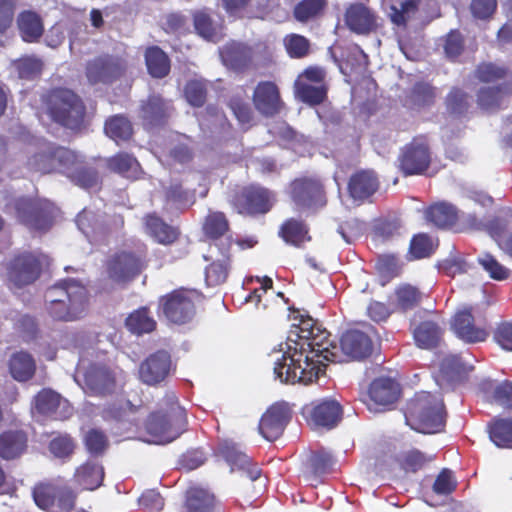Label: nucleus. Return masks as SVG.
I'll list each match as a JSON object with an SVG mask.
<instances>
[{"label":"nucleus","instance_id":"39","mask_svg":"<svg viewBox=\"0 0 512 512\" xmlns=\"http://www.w3.org/2000/svg\"><path fill=\"white\" fill-rule=\"evenodd\" d=\"M26 436L19 431H10L0 436V457L13 459L19 456L26 447Z\"/></svg>","mask_w":512,"mask_h":512},{"label":"nucleus","instance_id":"61","mask_svg":"<svg viewBox=\"0 0 512 512\" xmlns=\"http://www.w3.org/2000/svg\"><path fill=\"white\" fill-rule=\"evenodd\" d=\"M506 74V70L492 63H485L478 67L477 77L485 83H494L502 79Z\"/></svg>","mask_w":512,"mask_h":512},{"label":"nucleus","instance_id":"43","mask_svg":"<svg viewBox=\"0 0 512 512\" xmlns=\"http://www.w3.org/2000/svg\"><path fill=\"white\" fill-rule=\"evenodd\" d=\"M108 166L111 170L131 179L138 178L141 172L138 161L126 153H120L111 157L108 160Z\"/></svg>","mask_w":512,"mask_h":512},{"label":"nucleus","instance_id":"7","mask_svg":"<svg viewBox=\"0 0 512 512\" xmlns=\"http://www.w3.org/2000/svg\"><path fill=\"white\" fill-rule=\"evenodd\" d=\"M47 111L55 122L70 129L79 127L84 116L82 102L68 89H57L49 94Z\"/></svg>","mask_w":512,"mask_h":512},{"label":"nucleus","instance_id":"46","mask_svg":"<svg viewBox=\"0 0 512 512\" xmlns=\"http://www.w3.org/2000/svg\"><path fill=\"white\" fill-rule=\"evenodd\" d=\"M426 218L438 227H448L455 223L457 212L453 205L439 203L426 211Z\"/></svg>","mask_w":512,"mask_h":512},{"label":"nucleus","instance_id":"5","mask_svg":"<svg viewBox=\"0 0 512 512\" xmlns=\"http://www.w3.org/2000/svg\"><path fill=\"white\" fill-rule=\"evenodd\" d=\"M122 378L119 368L110 369L101 363H90L80 358L74 375L75 382L90 395H104L114 390Z\"/></svg>","mask_w":512,"mask_h":512},{"label":"nucleus","instance_id":"21","mask_svg":"<svg viewBox=\"0 0 512 512\" xmlns=\"http://www.w3.org/2000/svg\"><path fill=\"white\" fill-rule=\"evenodd\" d=\"M220 453L231 467V471H243L251 481L260 478L261 470L256 465H252L250 458L234 443L225 442L220 448Z\"/></svg>","mask_w":512,"mask_h":512},{"label":"nucleus","instance_id":"12","mask_svg":"<svg viewBox=\"0 0 512 512\" xmlns=\"http://www.w3.org/2000/svg\"><path fill=\"white\" fill-rule=\"evenodd\" d=\"M195 297L194 292L181 290L162 298L161 305L164 315L175 324H184L190 321L195 314Z\"/></svg>","mask_w":512,"mask_h":512},{"label":"nucleus","instance_id":"30","mask_svg":"<svg viewBox=\"0 0 512 512\" xmlns=\"http://www.w3.org/2000/svg\"><path fill=\"white\" fill-rule=\"evenodd\" d=\"M104 478V469L96 461H87L79 466L74 474L75 482L83 489L94 490L98 488Z\"/></svg>","mask_w":512,"mask_h":512},{"label":"nucleus","instance_id":"58","mask_svg":"<svg viewBox=\"0 0 512 512\" xmlns=\"http://www.w3.org/2000/svg\"><path fill=\"white\" fill-rule=\"evenodd\" d=\"M434 250V242L426 234L413 237L410 243V253L415 259L429 256Z\"/></svg>","mask_w":512,"mask_h":512},{"label":"nucleus","instance_id":"4","mask_svg":"<svg viewBox=\"0 0 512 512\" xmlns=\"http://www.w3.org/2000/svg\"><path fill=\"white\" fill-rule=\"evenodd\" d=\"M445 416L442 398L422 391L409 402L405 419L412 429L424 434H433L442 431Z\"/></svg>","mask_w":512,"mask_h":512},{"label":"nucleus","instance_id":"60","mask_svg":"<svg viewBox=\"0 0 512 512\" xmlns=\"http://www.w3.org/2000/svg\"><path fill=\"white\" fill-rule=\"evenodd\" d=\"M468 97L459 89H454L447 97V109L450 114L459 116L467 111Z\"/></svg>","mask_w":512,"mask_h":512},{"label":"nucleus","instance_id":"37","mask_svg":"<svg viewBox=\"0 0 512 512\" xmlns=\"http://www.w3.org/2000/svg\"><path fill=\"white\" fill-rule=\"evenodd\" d=\"M145 229L152 238L161 244L172 243L178 235L175 228L167 225L154 214L148 215L145 218Z\"/></svg>","mask_w":512,"mask_h":512},{"label":"nucleus","instance_id":"38","mask_svg":"<svg viewBox=\"0 0 512 512\" xmlns=\"http://www.w3.org/2000/svg\"><path fill=\"white\" fill-rule=\"evenodd\" d=\"M9 368L10 373L15 380L24 382L34 375L36 365L30 354L18 352L12 355Z\"/></svg>","mask_w":512,"mask_h":512},{"label":"nucleus","instance_id":"42","mask_svg":"<svg viewBox=\"0 0 512 512\" xmlns=\"http://www.w3.org/2000/svg\"><path fill=\"white\" fill-rule=\"evenodd\" d=\"M214 505V496L200 487H193L187 491L186 506L189 512H211Z\"/></svg>","mask_w":512,"mask_h":512},{"label":"nucleus","instance_id":"8","mask_svg":"<svg viewBox=\"0 0 512 512\" xmlns=\"http://www.w3.org/2000/svg\"><path fill=\"white\" fill-rule=\"evenodd\" d=\"M15 210L17 218L35 230H46L53 222L56 216L57 209L52 203L44 201L43 203L35 204L27 198L18 199L15 203Z\"/></svg>","mask_w":512,"mask_h":512},{"label":"nucleus","instance_id":"35","mask_svg":"<svg viewBox=\"0 0 512 512\" xmlns=\"http://www.w3.org/2000/svg\"><path fill=\"white\" fill-rule=\"evenodd\" d=\"M421 298L422 294L416 287L404 284L395 289L390 303L395 311L405 312L416 307Z\"/></svg>","mask_w":512,"mask_h":512},{"label":"nucleus","instance_id":"50","mask_svg":"<svg viewBox=\"0 0 512 512\" xmlns=\"http://www.w3.org/2000/svg\"><path fill=\"white\" fill-rule=\"evenodd\" d=\"M127 328L135 334L149 333L155 329L156 322L148 314L147 309L142 308L131 313L126 319Z\"/></svg>","mask_w":512,"mask_h":512},{"label":"nucleus","instance_id":"1","mask_svg":"<svg viewBox=\"0 0 512 512\" xmlns=\"http://www.w3.org/2000/svg\"><path fill=\"white\" fill-rule=\"evenodd\" d=\"M330 334L316 326L312 318L301 320L290 332L288 341L270 354L275 378L282 383H312L326 367L317 347L327 346Z\"/></svg>","mask_w":512,"mask_h":512},{"label":"nucleus","instance_id":"28","mask_svg":"<svg viewBox=\"0 0 512 512\" xmlns=\"http://www.w3.org/2000/svg\"><path fill=\"white\" fill-rule=\"evenodd\" d=\"M511 89L507 84L496 87H485L478 93L479 106L487 111L502 108L509 103Z\"/></svg>","mask_w":512,"mask_h":512},{"label":"nucleus","instance_id":"32","mask_svg":"<svg viewBox=\"0 0 512 512\" xmlns=\"http://www.w3.org/2000/svg\"><path fill=\"white\" fill-rule=\"evenodd\" d=\"M348 188L352 198L363 200L377 190L378 180L372 171H361L351 177Z\"/></svg>","mask_w":512,"mask_h":512},{"label":"nucleus","instance_id":"29","mask_svg":"<svg viewBox=\"0 0 512 512\" xmlns=\"http://www.w3.org/2000/svg\"><path fill=\"white\" fill-rule=\"evenodd\" d=\"M348 27L356 33H367L375 25V18L371 11L362 4L351 5L345 15Z\"/></svg>","mask_w":512,"mask_h":512},{"label":"nucleus","instance_id":"2","mask_svg":"<svg viewBox=\"0 0 512 512\" xmlns=\"http://www.w3.org/2000/svg\"><path fill=\"white\" fill-rule=\"evenodd\" d=\"M45 299L48 313L56 320L74 321L87 310V290L75 279L54 285L46 292Z\"/></svg>","mask_w":512,"mask_h":512},{"label":"nucleus","instance_id":"52","mask_svg":"<svg viewBox=\"0 0 512 512\" xmlns=\"http://www.w3.org/2000/svg\"><path fill=\"white\" fill-rule=\"evenodd\" d=\"M483 390L488 393L492 392V399L499 405L512 409V383L503 382L494 385L492 381H485L482 384Z\"/></svg>","mask_w":512,"mask_h":512},{"label":"nucleus","instance_id":"9","mask_svg":"<svg viewBox=\"0 0 512 512\" xmlns=\"http://www.w3.org/2000/svg\"><path fill=\"white\" fill-rule=\"evenodd\" d=\"M204 259L209 262L205 268L206 284L219 286L225 283L231 268L229 243H211Z\"/></svg>","mask_w":512,"mask_h":512},{"label":"nucleus","instance_id":"41","mask_svg":"<svg viewBox=\"0 0 512 512\" xmlns=\"http://www.w3.org/2000/svg\"><path fill=\"white\" fill-rule=\"evenodd\" d=\"M440 336V328L432 321H424L413 329L415 343L422 349L433 348L440 340Z\"/></svg>","mask_w":512,"mask_h":512},{"label":"nucleus","instance_id":"56","mask_svg":"<svg viewBox=\"0 0 512 512\" xmlns=\"http://www.w3.org/2000/svg\"><path fill=\"white\" fill-rule=\"evenodd\" d=\"M226 124V117L215 107L209 106L204 115L199 118V126L205 131L223 129Z\"/></svg>","mask_w":512,"mask_h":512},{"label":"nucleus","instance_id":"15","mask_svg":"<svg viewBox=\"0 0 512 512\" xmlns=\"http://www.w3.org/2000/svg\"><path fill=\"white\" fill-rule=\"evenodd\" d=\"M290 417V409L286 403L271 405L260 419V434L268 441L276 440L282 435Z\"/></svg>","mask_w":512,"mask_h":512},{"label":"nucleus","instance_id":"57","mask_svg":"<svg viewBox=\"0 0 512 512\" xmlns=\"http://www.w3.org/2000/svg\"><path fill=\"white\" fill-rule=\"evenodd\" d=\"M478 262L489 273L490 277L495 280H504L509 275L508 269L490 254H483L478 258Z\"/></svg>","mask_w":512,"mask_h":512},{"label":"nucleus","instance_id":"45","mask_svg":"<svg viewBox=\"0 0 512 512\" xmlns=\"http://www.w3.org/2000/svg\"><path fill=\"white\" fill-rule=\"evenodd\" d=\"M491 441L501 448H512V420L496 419L489 425Z\"/></svg>","mask_w":512,"mask_h":512},{"label":"nucleus","instance_id":"31","mask_svg":"<svg viewBox=\"0 0 512 512\" xmlns=\"http://www.w3.org/2000/svg\"><path fill=\"white\" fill-rule=\"evenodd\" d=\"M45 144L51 143L39 141L35 147L29 149V157L27 160L28 169L42 174L56 172V162L53 153L42 150Z\"/></svg>","mask_w":512,"mask_h":512},{"label":"nucleus","instance_id":"26","mask_svg":"<svg viewBox=\"0 0 512 512\" xmlns=\"http://www.w3.org/2000/svg\"><path fill=\"white\" fill-rule=\"evenodd\" d=\"M100 218V215L88 208L83 209L77 216L76 223L78 228L91 243L100 240L107 230L103 220Z\"/></svg>","mask_w":512,"mask_h":512},{"label":"nucleus","instance_id":"14","mask_svg":"<svg viewBox=\"0 0 512 512\" xmlns=\"http://www.w3.org/2000/svg\"><path fill=\"white\" fill-rule=\"evenodd\" d=\"M291 197L298 209H314L326 203L321 183L313 179L295 180L291 186Z\"/></svg>","mask_w":512,"mask_h":512},{"label":"nucleus","instance_id":"22","mask_svg":"<svg viewBox=\"0 0 512 512\" xmlns=\"http://www.w3.org/2000/svg\"><path fill=\"white\" fill-rule=\"evenodd\" d=\"M255 107L264 115L277 113L281 106L279 91L272 82L259 83L253 96Z\"/></svg>","mask_w":512,"mask_h":512},{"label":"nucleus","instance_id":"6","mask_svg":"<svg viewBox=\"0 0 512 512\" xmlns=\"http://www.w3.org/2000/svg\"><path fill=\"white\" fill-rule=\"evenodd\" d=\"M327 346L316 348L322 352V363L334 362L340 363L347 359H362L370 355L372 343L370 338L359 330H349L345 332L339 345L333 341H327Z\"/></svg>","mask_w":512,"mask_h":512},{"label":"nucleus","instance_id":"33","mask_svg":"<svg viewBox=\"0 0 512 512\" xmlns=\"http://www.w3.org/2000/svg\"><path fill=\"white\" fill-rule=\"evenodd\" d=\"M369 395L376 404L389 405L397 400L399 385L390 378H378L372 382Z\"/></svg>","mask_w":512,"mask_h":512},{"label":"nucleus","instance_id":"16","mask_svg":"<svg viewBox=\"0 0 512 512\" xmlns=\"http://www.w3.org/2000/svg\"><path fill=\"white\" fill-rule=\"evenodd\" d=\"M141 260L132 253L121 252L112 256L106 265L109 279L116 284H123L134 278L141 270Z\"/></svg>","mask_w":512,"mask_h":512},{"label":"nucleus","instance_id":"40","mask_svg":"<svg viewBox=\"0 0 512 512\" xmlns=\"http://www.w3.org/2000/svg\"><path fill=\"white\" fill-rule=\"evenodd\" d=\"M18 27L26 42L37 40L43 33V24L39 15L33 11H24L18 17Z\"/></svg>","mask_w":512,"mask_h":512},{"label":"nucleus","instance_id":"64","mask_svg":"<svg viewBox=\"0 0 512 512\" xmlns=\"http://www.w3.org/2000/svg\"><path fill=\"white\" fill-rule=\"evenodd\" d=\"M496 343L504 350L512 351V322H502L494 332Z\"/></svg>","mask_w":512,"mask_h":512},{"label":"nucleus","instance_id":"34","mask_svg":"<svg viewBox=\"0 0 512 512\" xmlns=\"http://www.w3.org/2000/svg\"><path fill=\"white\" fill-rule=\"evenodd\" d=\"M220 56L227 68L240 70L250 61L251 51L241 43L231 42L220 50Z\"/></svg>","mask_w":512,"mask_h":512},{"label":"nucleus","instance_id":"55","mask_svg":"<svg viewBox=\"0 0 512 512\" xmlns=\"http://www.w3.org/2000/svg\"><path fill=\"white\" fill-rule=\"evenodd\" d=\"M206 84L203 80H190L184 89V95L188 103L192 106H202L206 99Z\"/></svg>","mask_w":512,"mask_h":512},{"label":"nucleus","instance_id":"62","mask_svg":"<svg viewBox=\"0 0 512 512\" xmlns=\"http://www.w3.org/2000/svg\"><path fill=\"white\" fill-rule=\"evenodd\" d=\"M50 452L57 458L69 457L74 450V443L72 439L67 436L55 437L49 446Z\"/></svg>","mask_w":512,"mask_h":512},{"label":"nucleus","instance_id":"20","mask_svg":"<svg viewBox=\"0 0 512 512\" xmlns=\"http://www.w3.org/2000/svg\"><path fill=\"white\" fill-rule=\"evenodd\" d=\"M170 364V356L165 351L151 355L140 365L141 381L148 385H155L163 381L168 375Z\"/></svg>","mask_w":512,"mask_h":512},{"label":"nucleus","instance_id":"19","mask_svg":"<svg viewBox=\"0 0 512 512\" xmlns=\"http://www.w3.org/2000/svg\"><path fill=\"white\" fill-rule=\"evenodd\" d=\"M125 64L120 58L105 56L99 57L87 66V77L91 83L110 82L120 76Z\"/></svg>","mask_w":512,"mask_h":512},{"label":"nucleus","instance_id":"3","mask_svg":"<svg viewBox=\"0 0 512 512\" xmlns=\"http://www.w3.org/2000/svg\"><path fill=\"white\" fill-rule=\"evenodd\" d=\"M186 423L185 409L178 404L175 393L169 392L159 410L152 413L146 422V431L151 437L148 442H172L185 430Z\"/></svg>","mask_w":512,"mask_h":512},{"label":"nucleus","instance_id":"27","mask_svg":"<svg viewBox=\"0 0 512 512\" xmlns=\"http://www.w3.org/2000/svg\"><path fill=\"white\" fill-rule=\"evenodd\" d=\"M170 111V103L164 101L161 97L151 95L147 101L143 102L140 107V117L144 125L152 127L159 124L167 117Z\"/></svg>","mask_w":512,"mask_h":512},{"label":"nucleus","instance_id":"24","mask_svg":"<svg viewBox=\"0 0 512 512\" xmlns=\"http://www.w3.org/2000/svg\"><path fill=\"white\" fill-rule=\"evenodd\" d=\"M243 210L250 214L266 213L273 204L272 194L259 186H249L243 191Z\"/></svg>","mask_w":512,"mask_h":512},{"label":"nucleus","instance_id":"11","mask_svg":"<svg viewBox=\"0 0 512 512\" xmlns=\"http://www.w3.org/2000/svg\"><path fill=\"white\" fill-rule=\"evenodd\" d=\"M430 152L423 139L407 144L398 157L399 169L405 176L422 174L430 164Z\"/></svg>","mask_w":512,"mask_h":512},{"label":"nucleus","instance_id":"53","mask_svg":"<svg viewBox=\"0 0 512 512\" xmlns=\"http://www.w3.org/2000/svg\"><path fill=\"white\" fill-rule=\"evenodd\" d=\"M12 66L20 79H33L42 70V62L36 57H23L12 62Z\"/></svg>","mask_w":512,"mask_h":512},{"label":"nucleus","instance_id":"36","mask_svg":"<svg viewBox=\"0 0 512 512\" xmlns=\"http://www.w3.org/2000/svg\"><path fill=\"white\" fill-rule=\"evenodd\" d=\"M203 230L205 235L213 239L212 243H229L231 247L230 238H222L225 232L228 230V222L225 215L221 212H211L207 215L203 224Z\"/></svg>","mask_w":512,"mask_h":512},{"label":"nucleus","instance_id":"54","mask_svg":"<svg viewBox=\"0 0 512 512\" xmlns=\"http://www.w3.org/2000/svg\"><path fill=\"white\" fill-rule=\"evenodd\" d=\"M466 371V366L457 355H447L440 363V373L442 377L448 380H455L463 373H466Z\"/></svg>","mask_w":512,"mask_h":512},{"label":"nucleus","instance_id":"63","mask_svg":"<svg viewBox=\"0 0 512 512\" xmlns=\"http://www.w3.org/2000/svg\"><path fill=\"white\" fill-rule=\"evenodd\" d=\"M308 41L300 35H290L285 39V47L291 57H303L308 51Z\"/></svg>","mask_w":512,"mask_h":512},{"label":"nucleus","instance_id":"23","mask_svg":"<svg viewBox=\"0 0 512 512\" xmlns=\"http://www.w3.org/2000/svg\"><path fill=\"white\" fill-rule=\"evenodd\" d=\"M45 152L53 153L56 162V172L71 178L82 165V160L74 151L55 144H45L42 147Z\"/></svg>","mask_w":512,"mask_h":512},{"label":"nucleus","instance_id":"51","mask_svg":"<svg viewBox=\"0 0 512 512\" xmlns=\"http://www.w3.org/2000/svg\"><path fill=\"white\" fill-rule=\"evenodd\" d=\"M280 233L285 242L295 246H300L310 239L305 225L296 220H289L283 224Z\"/></svg>","mask_w":512,"mask_h":512},{"label":"nucleus","instance_id":"48","mask_svg":"<svg viewBox=\"0 0 512 512\" xmlns=\"http://www.w3.org/2000/svg\"><path fill=\"white\" fill-rule=\"evenodd\" d=\"M295 94L301 101L315 105L323 101L326 96V89L323 84L303 83V79H297Z\"/></svg>","mask_w":512,"mask_h":512},{"label":"nucleus","instance_id":"44","mask_svg":"<svg viewBox=\"0 0 512 512\" xmlns=\"http://www.w3.org/2000/svg\"><path fill=\"white\" fill-rule=\"evenodd\" d=\"M147 69L152 77L162 78L170 70L167 55L158 47H150L145 54Z\"/></svg>","mask_w":512,"mask_h":512},{"label":"nucleus","instance_id":"49","mask_svg":"<svg viewBox=\"0 0 512 512\" xmlns=\"http://www.w3.org/2000/svg\"><path fill=\"white\" fill-rule=\"evenodd\" d=\"M105 133L115 142L128 140L132 135L131 122L122 115L109 118L105 123Z\"/></svg>","mask_w":512,"mask_h":512},{"label":"nucleus","instance_id":"47","mask_svg":"<svg viewBox=\"0 0 512 512\" xmlns=\"http://www.w3.org/2000/svg\"><path fill=\"white\" fill-rule=\"evenodd\" d=\"M194 26L197 33L208 41L218 42L222 38V25L214 24L204 12H197L194 15Z\"/></svg>","mask_w":512,"mask_h":512},{"label":"nucleus","instance_id":"13","mask_svg":"<svg viewBox=\"0 0 512 512\" xmlns=\"http://www.w3.org/2000/svg\"><path fill=\"white\" fill-rule=\"evenodd\" d=\"M341 412L339 403L332 399L312 403L302 409L304 418L313 429L334 427L340 419Z\"/></svg>","mask_w":512,"mask_h":512},{"label":"nucleus","instance_id":"25","mask_svg":"<svg viewBox=\"0 0 512 512\" xmlns=\"http://www.w3.org/2000/svg\"><path fill=\"white\" fill-rule=\"evenodd\" d=\"M391 22L397 26H405L418 11L417 0H382Z\"/></svg>","mask_w":512,"mask_h":512},{"label":"nucleus","instance_id":"10","mask_svg":"<svg viewBox=\"0 0 512 512\" xmlns=\"http://www.w3.org/2000/svg\"><path fill=\"white\" fill-rule=\"evenodd\" d=\"M48 257L39 254H23L13 260L8 268L10 282L18 288L34 282L44 265H48Z\"/></svg>","mask_w":512,"mask_h":512},{"label":"nucleus","instance_id":"59","mask_svg":"<svg viewBox=\"0 0 512 512\" xmlns=\"http://www.w3.org/2000/svg\"><path fill=\"white\" fill-rule=\"evenodd\" d=\"M325 0H304L294 10V15L299 21H306L316 16L324 7Z\"/></svg>","mask_w":512,"mask_h":512},{"label":"nucleus","instance_id":"18","mask_svg":"<svg viewBox=\"0 0 512 512\" xmlns=\"http://www.w3.org/2000/svg\"><path fill=\"white\" fill-rule=\"evenodd\" d=\"M34 410L43 416L59 420L68 418L72 413L69 402L51 389H43L35 396Z\"/></svg>","mask_w":512,"mask_h":512},{"label":"nucleus","instance_id":"17","mask_svg":"<svg viewBox=\"0 0 512 512\" xmlns=\"http://www.w3.org/2000/svg\"><path fill=\"white\" fill-rule=\"evenodd\" d=\"M450 325L455 336L468 344L483 342L488 336L484 328L475 325L469 308L458 310L451 319Z\"/></svg>","mask_w":512,"mask_h":512}]
</instances>
